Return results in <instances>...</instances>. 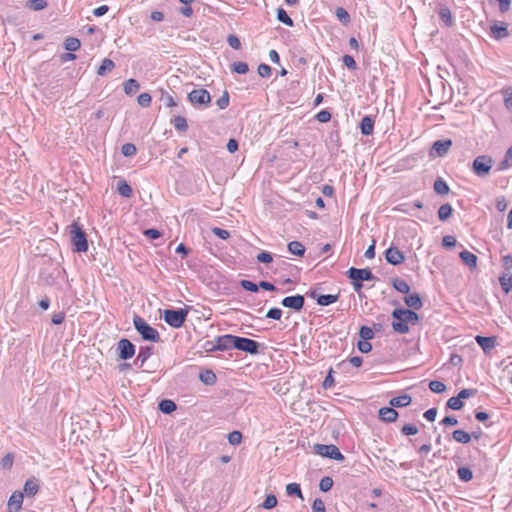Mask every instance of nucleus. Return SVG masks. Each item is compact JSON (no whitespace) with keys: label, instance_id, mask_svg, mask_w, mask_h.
<instances>
[{"label":"nucleus","instance_id":"6e6d98bb","mask_svg":"<svg viewBox=\"0 0 512 512\" xmlns=\"http://www.w3.org/2000/svg\"><path fill=\"white\" fill-rule=\"evenodd\" d=\"M240 286L246 290V291H249V292H253V293H256L259 291V286L258 284L250 281V280H241L240 281Z\"/></svg>","mask_w":512,"mask_h":512},{"label":"nucleus","instance_id":"9d476101","mask_svg":"<svg viewBox=\"0 0 512 512\" xmlns=\"http://www.w3.org/2000/svg\"><path fill=\"white\" fill-rule=\"evenodd\" d=\"M188 100L194 106L208 105L211 102V96L206 89H194L188 94Z\"/></svg>","mask_w":512,"mask_h":512},{"label":"nucleus","instance_id":"0eeeda50","mask_svg":"<svg viewBox=\"0 0 512 512\" xmlns=\"http://www.w3.org/2000/svg\"><path fill=\"white\" fill-rule=\"evenodd\" d=\"M261 344L255 340L246 337L236 336L234 349L256 355L259 353Z\"/></svg>","mask_w":512,"mask_h":512},{"label":"nucleus","instance_id":"58836bf2","mask_svg":"<svg viewBox=\"0 0 512 512\" xmlns=\"http://www.w3.org/2000/svg\"><path fill=\"white\" fill-rule=\"evenodd\" d=\"M458 478L462 482H469L473 478L472 470L467 466H461L457 469Z\"/></svg>","mask_w":512,"mask_h":512},{"label":"nucleus","instance_id":"8fccbe9b","mask_svg":"<svg viewBox=\"0 0 512 512\" xmlns=\"http://www.w3.org/2000/svg\"><path fill=\"white\" fill-rule=\"evenodd\" d=\"M13 462H14V454L10 452V453H7L4 457H2V459L0 460V466L4 470H9V469H11Z\"/></svg>","mask_w":512,"mask_h":512},{"label":"nucleus","instance_id":"9b49d317","mask_svg":"<svg viewBox=\"0 0 512 512\" xmlns=\"http://www.w3.org/2000/svg\"><path fill=\"white\" fill-rule=\"evenodd\" d=\"M305 304V298L303 295L296 294L287 296L281 300V305L285 308H290L294 311H301Z\"/></svg>","mask_w":512,"mask_h":512},{"label":"nucleus","instance_id":"09e8293b","mask_svg":"<svg viewBox=\"0 0 512 512\" xmlns=\"http://www.w3.org/2000/svg\"><path fill=\"white\" fill-rule=\"evenodd\" d=\"M333 484V479L330 476H325L319 482V489L322 492H328L332 489Z\"/></svg>","mask_w":512,"mask_h":512},{"label":"nucleus","instance_id":"473e14b6","mask_svg":"<svg viewBox=\"0 0 512 512\" xmlns=\"http://www.w3.org/2000/svg\"><path fill=\"white\" fill-rule=\"evenodd\" d=\"M452 438L457 443H461V444H467L471 441V435L462 429L454 430L452 433Z\"/></svg>","mask_w":512,"mask_h":512},{"label":"nucleus","instance_id":"4d7b16f0","mask_svg":"<svg viewBox=\"0 0 512 512\" xmlns=\"http://www.w3.org/2000/svg\"><path fill=\"white\" fill-rule=\"evenodd\" d=\"M121 152L125 157H132L136 154L137 148L132 143H126L122 146Z\"/></svg>","mask_w":512,"mask_h":512},{"label":"nucleus","instance_id":"13d9d810","mask_svg":"<svg viewBox=\"0 0 512 512\" xmlns=\"http://www.w3.org/2000/svg\"><path fill=\"white\" fill-rule=\"evenodd\" d=\"M151 101H152V97L149 93L147 92H144V93H141L138 98H137V102L140 106L142 107H149L150 104H151Z\"/></svg>","mask_w":512,"mask_h":512},{"label":"nucleus","instance_id":"423d86ee","mask_svg":"<svg viewBox=\"0 0 512 512\" xmlns=\"http://www.w3.org/2000/svg\"><path fill=\"white\" fill-rule=\"evenodd\" d=\"M314 453L333 459L339 462H343L345 460V456L340 452L339 448L334 444H315L313 446Z\"/></svg>","mask_w":512,"mask_h":512},{"label":"nucleus","instance_id":"f3484780","mask_svg":"<svg viewBox=\"0 0 512 512\" xmlns=\"http://www.w3.org/2000/svg\"><path fill=\"white\" fill-rule=\"evenodd\" d=\"M154 346L146 345L139 348L138 355L134 360V365L142 368L145 362L153 355Z\"/></svg>","mask_w":512,"mask_h":512},{"label":"nucleus","instance_id":"412c9836","mask_svg":"<svg viewBox=\"0 0 512 512\" xmlns=\"http://www.w3.org/2000/svg\"><path fill=\"white\" fill-rule=\"evenodd\" d=\"M38 491H39L38 480L33 477V478L28 479L25 482L23 491H21V492L24 493V496L33 497L38 493Z\"/></svg>","mask_w":512,"mask_h":512},{"label":"nucleus","instance_id":"3c124183","mask_svg":"<svg viewBox=\"0 0 512 512\" xmlns=\"http://www.w3.org/2000/svg\"><path fill=\"white\" fill-rule=\"evenodd\" d=\"M429 389L434 393H443L446 390V385L438 380L429 382Z\"/></svg>","mask_w":512,"mask_h":512},{"label":"nucleus","instance_id":"2f4dec72","mask_svg":"<svg viewBox=\"0 0 512 512\" xmlns=\"http://www.w3.org/2000/svg\"><path fill=\"white\" fill-rule=\"evenodd\" d=\"M123 87L124 92L131 96L140 89V84L136 79L130 78L123 83Z\"/></svg>","mask_w":512,"mask_h":512},{"label":"nucleus","instance_id":"a19ab883","mask_svg":"<svg viewBox=\"0 0 512 512\" xmlns=\"http://www.w3.org/2000/svg\"><path fill=\"white\" fill-rule=\"evenodd\" d=\"M81 46V42L76 37H68L64 41V48L69 52H75L77 51Z\"/></svg>","mask_w":512,"mask_h":512},{"label":"nucleus","instance_id":"a211bd4d","mask_svg":"<svg viewBox=\"0 0 512 512\" xmlns=\"http://www.w3.org/2000/svg\"><path fill=\"white\" fill-rule=\"evenodd\" d=\"M475 341L481 347L484 353H489L497 344V339L495 336L477 335L475 337Z\"/></svg>","mask_w":512,"mask_h":512},{"label":"nucleus","instance_id":"680f3d73","mask_svg":"<svg viewBox=\"0 0 512 512\" xmlns=\"http://www.w3.org/2000/svg\"><path fill=\"white\" fill-rule=\"evenodd\" d=\"M401 433L406 436L416 435L418 433V428L414 424H405L401 428Z\"/></svg>","mask_w":512,"mask_h":512},{"label":"nucleus","instance_id":"f8f14e48","mask_svg":"<svg viewBox=\"0 0 512 512\" xmlns=\"http://www.w3.org/2000/svg\"><path fill=\"white\" fill-rule=\"evenodd\" d=\"M452 146L451 139H441L433 143L430 154L432 156L443 157L445 156Z\"/></svg>","mask_w":512,"mask_h":512},{"label":"nucleus","instance_id":"f704fd0d","mask_svg":"<svg viewBox=\"0 0 512 512\" xmlns=\"http://www.w3.org/2000/svg\"><path fill=\"white\" fill-rule=\"evenodd\" d=\"M117 191L125 198H130L133 195L132 187L125 180H121L117 183Z\"/></svg>","mask_w":512,"mask_h":512},{"label":"nucleus","instance_id":"49530a36","mask_svg":"<svg viewBox=\"0 0 512 512\" xmlns=\"http://www.w3.org/2000/svg\"><path fill=\"white\" fill-rule=\"evenodd\" d=\"M286 493L289 496H296L300 499H303V494L301 491V487L298 483H289L286 486Z\"/></svg>","mask_w":512,"mask_h":512},{"label":"nucleus","instance_id":"c85d7f7f","mask_svg":"<svg viewBox=\"0 0 512 512\" xmlns=\"http://www.w3.org/2000/svg\"><path fill=\"white\" fill-rule=\"evenodd\" d=\"M439 18L444 22L447 27H451L454 24V20L451 11L448 7L442 6L438 12Z\"/></svg>","mask_w":512,"mask_h":512},{"label":"nucleus","instance_id":"a18cd8bd","mask_svg":"<svg viewBox=\"0 0 512 512\" xmlns=\"http://www.w3.org/2000/svg\"><path fill=\"white\" fill-rule=\"evenodd\" d=\"M499 283L502 290L507 294L510 292L512 287V275L511 274H503L499 277Z\"/></svg>","mask_w":512,"mask_h":512},{"label":"nucleus","instance_id":"7c9ffc66","mask_svg":"<svg viewBox=\"0 0 512 512\" xmlns=\"http://www.w3.org/2000/svg\"><path fill=\"white\" fill-rule=\"evenodd\" d=\"M339 299V294L332 295V294H321L319 297L316 298V302L320 306H329L335 302H337Z\"/></svg>","mask_w":512,"mask_h":512},{"label":"nucleus","instance_id":"c9c22d12","mask_svg":"<svg viewBox=\"0 0 512 512\" xmlns=\"http://www.w3.org/2000/svg\"><path fill=\"white\" fill-rule=\"evenodd\" d=\"M393 288L403 294H408L410 292V286L409 284L401 279V278H394L392 281Z\"/></svg>","mask_w":512,"mask_h":512},{"label":"nucleus","instance_id":"c03bdc74","mask_svg":"<svg viewBox=\"0 0 512 512\" xmlns=\"http://www.w3.org/2000/svg\"><path fill=\"white\" fill-rule=\"evenodd\" d=\"M277 20L289 27L294 26V21L283 8L277 9Z\"/></svg>","mask_w":512,"mask_h":512},{"label":"nucleus","instance_id":"37998d69","mask_svg":"<svg viewBox=\"0 0 512 512\" xmlns=\"http://www.w3.org/2000/svg\"><path fill=\"white\" fill-rule=\"evenodd\" d=\"M48 3L46 0H28L26 2V8L32 11H41L47 7Z\"/></svg>","mask_w":512,"mask_h":512},{"label":"nucleus","instance_id":"603ef678","mask_svg":"<svg viewBox=\"0 0 512 512\" xmlns=\"http://www.w3.org/2000/svg\"><path fill=\"white\" fill-rule=\"evenodd\" d=\"M359 336L362 340H371L374 338V331L372 328L363 325L359 330Z\"/></svg>","mask_w":512,"mask_h":512},{"label":"nucleus","instance_id":"2eb2a0df","mask_svg":"<svg viewBox=\"0 0 512 512\" xmlns=\"http://www.w3.org/2000/svg\"><path fill=\"white\" fill-rule=\"evenodd\" d=\"M215 340L218 351H228L235 347L236 336L232 334H225L216 337Z\"/></svg>","mask_w":512,"mask_h":512},{"label":"nucleus","instance_id":"6ab92c4d","mask_svg":"<svg viewBox=\"0 0 512 512\" xmlns=\"http://www.w3.org/2000/svg\"><path fill=\"white\" fill-rule=\"evenodd\" d=\"M378 417L383 422L393 423L398 418V412L390 405L389 407L380 408L378 411Z\"/></svg>","mask_w":512,"mask_h":512},{"label":"nucleus","instance_id":"20e7f679","mask_svg":"<svg viewBox=\"0 0 512 512\" xmlns=\"http://www.w3.org/2000/svg\"><path fill=\"white\" fill-rule=\"evenodd\" d=\"M188 313V307L179 309H165L162 317L170 327L177 329L183 326L187 319Z\"/></svg>","mask_w":512,"mask_h":512},{"label":"nucleus","instance_id":"79ce46f5","mask_svg":"<svg viewBox=\"0 0 512 512\" xmlns=\"http://www.w3.org/2000/svg\"><path fill=\"white\" fill-rule=\"evenodd\" d=\"M114 67H115L114 62L109 58H105V59H103L101 65L99 66V68L97 70V74L99 76H104L107 72L112 71V69Z\"/></svg>","mask_w":512,"mask_h":512},{"label":"nucleus","instance_id":"7ed1b4c3","mask_svg":"<svg viewBox=\"0 0 512 512\" xmlns=\"http://www.w3.org/2000/svg\"><path fill=\"white\" fill-rule=\"evenodd\" d=\"M133 325L143 340L150 342H158L160 340V334L158 330L149 325L145 319L139 315H134Z\"/></svg>","mask_w":512,"mask_h":512},{"label":"nucleus","instance_id":"bf43d9fd","mask_svg":"<svg viewBox=\"0 0 512 512\" xmlns=\"http://www.w3.org/2000/svg\"><path fill=\"white\" fill-rule=\"evenodd\" d=\"M282 310L278 307L270 308L266 313V318L272 319V320H280L282 317Z\"/></svg>","mask_w":512,"mask_h":512},{"label":"nucleus","instance_id":"ea45409f","mask_svg":"<svg viewBox=\"0 0 512 512\" xmlns=\"http://www.w3.org/2000/svg\"><path fill=\"white\" fill-rule=\"evenodd\" d=\"M171 123L174 125L175 129L180 132H186L188 130V123L185 117L183 116H175Z\"/></svg>","mask_w":512,"mask_h":512},{"label":"nucleus","instance_id":"0e129e2a","mask_svg":"<svg viewBox=\"0 0 512 512\" xmlns=\"http://www.w3.org/2000/svg\"><path fill=\"white\" fill-rule=\"evenodd\" d=\"M343 64L350 70L357 69V63L351 55H344L342 58Z\"/></svg>","mask_w":512,"mask_h":512},{"label":"nucleus","instance_id":"5701e85b","mask_svg":"<svg viewBox=\"0 0 512 512\" xmlns=\"http://www.w3.org/2000/svg\"><path fill=\"white\" fill-rule=\"evenodd\" d=\"M361 133L365 136H369L374 130V120L371 116H364L360 121Z\"/></svg>","mask_w":512,"mask_h":512},{"label":"nucleus","instance_id":"4be33fe9","mask_svg":"<svg viewBox=\"0 0 512 512\" xmlns=\"http://www.w3.org/2000/svg\"><path fill=\"white\" fill-rule=\"evenodd\" d=\"M462 262L470 269L473 270L477 266V256L468 250H463L459 253Z\"/></svg>","mask_w":512,"mask_h":512},{"label":"nucleus","instance_id":"f03ea898","mask_svg":"<svg viewBox=\"0 0 512 512\" xmlns=\"http://www.w3.org/2000/svg\"><path fill=\"white\" fill-rule=\"evenodd\" d=\"M70 234V240L72 244V250L77 253H85L88 251V240L85 231L82 226L73 221L68 227Z\"/></svg>","mask_w":512,"mask_h":512},{"label":"nucleus","instance_id":"69168bd1","mask_svg":"<svg viewBox=\"0 0 512 512\" xmlns=\"http://www.w3.org/2000/svg\"><path fill=\"white\" fill-rule=\"evenodd\" d=\"M144 236L156 240L162 236V232L155 228H149L143 231Z\"/></svg>","mask_w":512,"mask_h":512},{"label":"nucleus","instance_id":"a878e982","mask_svg":"<svg viewBox=\"0 0 512 512\" xmlns=\"http://www.w3.org/2000/svg\"><path fill=\"white\" fill-rule=\"evenodd\" d=\"M512 167V145L507 149L504 159L498 163L496 171H505Z\"/></svg>","mask_w":512,"mask_h":512},{"label":"nucleus","instance_id":"72a5a7b5","mask_svg":"<svg viewBox=\"0 0 512 512\" xmlns=\"http://www.w3.org/2000/svg\"><path fill=\"white\" fill-rule=\"evenodd\" d=\"M160 97L159 101L165 106V107H174L177 105L176 101L174 100V97L166 90L160 89Z\"/></svg>","mask_w":512,"mask_h":512},{"label":"nucleus","instance_id":"e433bc0d","mask_svg":"<svg viewBox=\"0 0 512 512\" xmlns=\"http://www.w3.org/2000/svg\"><path fill=\"white\" fill-rule=\"evenodd\" d=\"M335 16L344 26H348L351 23L350 14L343 7H337L335 10Z\"/></svg>","mask_w":512,"mask_h":512},{"label":"nucleus","instance_id":"052dcab7","mask_svg":"<svg viewBox=\"0 0 512 512\" xmlns=\"http://www.w3.org/2000/svg\"><path fill=\"white\" fill-rule=\"evenodd\" d=\"M228 441L232 445H238L242 441V434L239 431H232L228 434Z\"/></svg>","mask_w":512,"mask_h":512},{"label":"nucleus","instance_id":"6e6552de","mask_svg":"<svg viewBox=\"0 0 512 512\" xmlns=\"http://www.w3.org/2000/svg\"><path fill=\"white\" fill-rule=\"evenodd\" d=\"M117 356L121 360L131 359L136 352V346L127 338H122L117 343Z\"/></svg>","mask_w":512,"mask_h":512},{"label":"nucleus","instance_id":"e2e57ef3","mask_svg":"<svg viewBox=\"0 0 512 512\" xmlns=\"http://www.w3.org/2000/svg\"><path fill=\"white\" fill-rule=\"evenodd\" d=\"M315 118L321 123H327L331 119V113L327 109L319 111Z\"/></svg>","mask_w":512,"mask_h":512},{"label":"nucleus","instance_id":"cd10ccee","mask_svg":"<svg viewBox=\"0 0 512 512\" xmlns=\"http://www.w3.org/2000/svg\"><path fill=\"white\" fill-rule=\"evenodd\" d=\"M433 189L439 195H446L450 191V188H449L447 182L441 177H438L434 181Z\"/></svg>","mask_w":512,"mask_h":512},{"label":"nucleus","instance_id":"864d4df0","mask_svg":"<svg viewBox=\"0 0 512 512\" xmlns=\"http://www.w3.org/2000/svg\"><path fill=\"white\" fill-rule=\"evenodd\" d=\"M446 406L452 410H460L464 406V403L456 396L449 398Z\"/></svg>","mask_w":512,"mask_h":512},{"label":"nucleus","instance_id":"b1692460","mask_svg":"<svg viewBox=\"0 0 512 512\" xmlns=\"http://www.w3.org/2000/svg\"><path fill=\"white\" fill-rule=\"evenodd\" d=\"M199 379L203 384L211 386L216 383L217 376L213 370L204 369L199 373Z\"/></svg>","mask_w":512,"mask_h":512},{"label":"nucleus","instance_id":"c756f323","mask_svg":"<svg viewBox=\"0 0 512 512\" xmlns=\"http://www.w3.org/2000/svg\"><path fill=\"white\" fill-rule=\"evenodd\" d=\"M288 251L296 256L302 257L305 254V246L299 241H291L288 243Z\"/></svg>","mask_w":512,"mask_h":512},{"label":"nucleus","instance_id":"bb28decb","mask_svg":"<svg viewBox=\"0 0 512 512\" xmlns=\"http://www.w3.org/2000/svg\"><path fill=\"white\" fill-rule=\"evenodd\" d=\"M158 409L164 414H171L177 409V405L173 400L163 399L159 402Z\"/></svg>","mask_w":512,"mask_h":512},{"label":"nucleus","instance_id":"4c0bfd02","mask_svg":"<svg viewBox=\"0 0 512 512\" xmlns=\"http://www.w3.org/2000/svg\"><path fill=\"white\" fill-rule=\"evenodd\" d=\"M453 212V208L449 203L442 204L438 209V218L440 221L448 220Z\"/></svg>","mask_w":512,"mask_h":512},{"label":"nucleus","instance_id":"dca6fc26","mask_svg":"<svg viewBox=\"0 0 512 512\" xmlns=\"http://www.w3.org/2000/svg\"><path fill=\"white\" fill-rule=\"evenodd\" d=\"M490 32L492 37L496 40L507 38L510 35L508 25L505 22L500 21H495L490 26Z\"/></svg>","mask_w":512,"mask_h":512},{"label":"nucleus","instance_id":"ddd939ff","mask_svg":"<svg viewBox=\"0 0 512 512\" xmlns=\"http://www.w3.org/2000/svg\"><path fill=\"white\" fill-rule=\"evenodd\" d=\"M24 500V493L21 491H14L8 499L7 511L8 512H20L22 509Z\"/></svg>","mask_w":512,"mask_h":512},{"label":"nucleus","instance_id":"1a4fd4ad","mask_svg":"<svg viewBox=\"0 0 512 512\" xmlns=\"http://www.w3.org/2000/svg\"><path fill=\"white\" fill-rule=\"evenodd\" d=\"M346 274L350 280H358L362 282L373 281L377 279L369 268L351 267L347 270Z\"/></svg>","mask_w":512,"mask_h":512},{"label":"nucleus","instance_id":"39448f33","mask_svg":"<svg viewBox=\"0 0 512 512\" xmlns=\"http://www.w3.org/2000/svg\"><path fill=\"white\" fill-rule=\"evenodd\" d=\"M493 165V159L488 155H479L472 162V171L480 178L489 175Z\"/></svg>","mask_w":512,"mask_h":512},{"label":"nucleus","instance_id":"393cba45","mask_svg":"<svg viewBox=\"0 0 512 512\" xmlns=\"http://www.w3.org/2000/svg\"><path fill=\"white\" fill-rule=\"evenodd\" d=\"M411 401H412V398L410 395L403 394V395L393 397L392 399H390L389 404L393 408H401V407L408 406L411 403Z\"/></svg>","mask_w":512,"mask_h":512},{"label":"nucleus","instance_id":"aec40b11","mask_svg":"<svg viewBox=\"0 0 512 512\" xmlns=\"http://www.w3.org/2000/svg\"><path fill=\"white\" fill-rule=\"evenodd\" d=\"M404 303L412 310H419L423 306L422 299L420 295L416 292L406 295L403 298Z\"/></svg>","mask_w":512,"mask_h":512},{"label":"nucleus","instance_id":"f257e3e1","mask_svg":"<svg viewBox=\"0 0 512 512\" xmlns=\"http://www.w3.org/2000/svg\"><path fill=\"white\" fill-rule=\"evenodd\" d=\"M391 316L392 329L398 334H406L409 332V325H416L419 322V315L412 309L396 308L392 311Z\"/></svg>","mask_w":512,"mask_h":512},{"label":"nucleus","instance_id":"5fc2aeb1","mask_svg":"<svg viewBox=\"0 0 512 512\" xmlns=\"http://www.w3.org/2000/svg\"><path fill=\"white\" fill-rule=\"evenodd\" d=\"M232 70L238 74H246L249 71V66L246 62H234L232 64Z\"/></svg>","mask_w":512,"mask_h":512},{"label":"nucleus","instance_id":"de8ad7c7","mask_svg":"<svg viewBox=\"0 0 512 512\" xmlns=\"http://www.w3.org/2000/svg\"><path fill=\"white\" fill-rule=\"evenodd\" d=\"M277 503H278V500H277L276 496L274 494H268V495H266L265 500L261 504V507L263 509L270 510V509H273L274 507H276Z\"/></svg>","mask_w":512,"mask_h":512},{"label":"nucleus","instance_id":"774afa93","mask_svg":"<svg viewBox=\"0 0 512 512\" xmlns=\"http://www.w3.org/2000/svg\"><path fill=\"white\" fill-rule=\"evenodd\" d=\"M313 512H326L325 504L322 499L316 498L312 504Z\"/></svg>","mask_w":512,"mask_h":512},{"label":"nucleus","instance_id":"338daca9","mask_svg":"<svg viewBox=\"0 0 512 512\" xmlns=\"http://www.w3.org/2000/svg\"><path fill=\"white\" fill-rule=\"evenodd\" d=\"M227 42H228L229 46L235 50H238L241 47L240 39L234 34H230L227 37Z\"/></svg>","mask_w":512,"mask_h":512},{"label":"nucleus","instance_id":"4468645a","mask_svg":"<svg viewBox=\"0 0 512 512\" xmlns=\"http://www.w3.org/2000/svg\"><path fill=\"white\" fill-rule=\"evenodd\" d=\"M385 259L389 264L397 266L404 262L405 256L397 247L391 246L385 251Z\"/></svg>","mask_w":512,"mask_h":512}]
</instances>
